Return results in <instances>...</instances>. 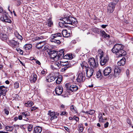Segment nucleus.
<instances>
[{
	"label": "nucleus",
	"mask_w": 133,
	"mask_h": 133,
	"mask_svg": "<svg viewBox=\"0 0 133 133\" xmlns=\"http://www.w3.org/2000/svg\"><path fill=\"white\" fill-rule=\"evenodd\" d=\"M124 46L121 44H116L112 49V52L115 53L117 58L121 57L126 55L125 51L123 50Z\"/></svg>",
	"instance_id": "nucleus-1"
},
{
	"label": "nucleus",
	"mask_w": 133,
	"mask_h": 133,
	"mask_svg": "<svg viewBox=\"0 0 133 133\" xmlns=\"http://www.w3.org/2000/svg\"><path fill=\"white\" fill-rule=\"evenodd\" d=\"M62 37V34L58 32L51 35L50 40L52 42H54L57 44L61 43L60 40Z\"/></svg>",
	"instance_id": "nucleus-2"
},
{
	"label": "nucleus",
	"mask_w": 133,
	"mask_h": 133,
	"mask_svg": "<svg viewBox=\"0 0 133 133\" xmlns=\"http://www.w3.org/2000/svg\"><path fill=\"white\" fill-rule=\"evenodd\" d=\"M98 53L100 55L99 56L100 64L102 66L104 65L108 62L109 60L108 56L107 55H104L101 50H99Z\"/></svg>",
	"instance_id": "nucleus-3"
},
{
	"label": "nucleus",
	"mask_w": 133,
	"mask_h": 133,
	"mask_svg": "<svg viewBox=\"0 0 133 133\" xmlns=\"http://www.w3.org/2000/svg\"><path fill=\"white\" fill-rule=\"evenodd\" d=\"M62 20L65 24L73 25L74 26L77 23V19L72 17H64L62 19Z\"/></svg>",
	"instance_id": "nucleus-4"
},
{
	"label": "nucleus",
	"mask_w": 133,
	"mask_h": 133,
	"mask_svg": "<svg viewBox=\"0 0 133 133\" xmlns=\"http://www.w3.org/2000/svg\"><path fill=\"white\" fill-rule=\"evenodd\" d=\"M67 91L68 92L71 91L74 92L77 91L78 89V87L76 85H71L70 83H66L65 84Z\"/></svg>",
	"instance_id": "nucleus-5"
},
{
	"label": "nucleus",
	"mask_w": 133,
	"mask_h": 133,
	"mask_svg": "<svg viewBox=\"0 0 133 133\" xmlns=\"http://www.w3.org/2000/svg\"><path fill=\"white\" fill-rule=\"evenodd\" d=\"M88 63L90 66L91 68H95L98 66V64L94 58L92 57L89 58L88 60Z\"/></svg>",
	"instance_id": "nucleus-6"
},
{
	"label": "nucleus",
	"mask_w": 133,
	"mask_h": 133,
	"mask_svg": "<svg viewBox=\"0 0 133 133\" xmlns=\"http://www.w3.org/2000/svg\"><path fill=\"white\" fill-rule=\"evenodd\" d=\"M6 42L10 46L13 48L18 46L19 44V43L18 41L13 39H8L6 41Z\"/></svg>",
	"instance_id": "nucleus-7"
},
{
	"label": "nucleus",
	"mask_w": 133,
	"mask_h": 133,
	"mask_svg": "<svg viewBox=\"0 0 133 133\" xmlns=\"http://www.w3.org/2000/svg\"><path fill=\"white\" fill-rule=\"evenodd\" d=\"M85 79L84 75L82 72L79 73L77 75V78L76 79V81L79 83L83 82Z\"/></svg>",
	"instance_id": "nucleus-8"
},
{
	"label": "nucleus",
	"mask_w": 133,
	"mask_h": 133,
	"mask_svg": "<svg viewBox=\"0 0 133 133\" xmlns=\"http://www.w3.org/2000/svg\"><path fill=\"white\" fill-rule=\"evenodd\" d=\"M85 71L86 73V76L89 78L94 73V70L93 68H86Z\"/></svg>",
	"instance_id": "nucleus-9"
},
{
	"label": "nucleus",
	"mask_w": 133,
	"mask_h": 133,
	"mask_svg": "<svg viewBox=\"0 0 133 133\" xmlns=\"http://www.w3.org/2000/svg\"><path fill=\"white\" fill-rule=\"evenodd\" d=\"M116 4L114 3H110L109 4L107 8V12L109 13H112L114 11Z\"/></svg>",
	"instance_id": "nucleus-10"
},
{
	"label": "nucleus",
	"mask_w": 133,
	"mask_h": 133,
	"mask_svg": "<svg viewBox=\"0 0 133 133\" xmlns=\"http://www.w3.org/2000/svg\"><path fill=\"white\" fill-rule=\"evenodd\" d=\"M57 52L54 51H51L49 53L50 57L51 58L53 59L55 61H57Z\"/></svg>",
	"instance_id": "nucleus-11"
},
{
	"label": "nucleus",
	"mask_w": 133,
	"mask_h": 133,
	"mask_svg": "<svg viewBox=\"0 0 133 133\" xmlns=\"http://www.w3.org/2000/svg\"><path fill=\"white\" fill-rule=\"evenodd\" d=\"M112 71V68L110 67H106L103 70V75L105 76L111 75Z\"/></svg>",
	"instance_id": "nucleus-12"
},
{
	"label": "nucleus",
	"mask_w": 133,
	"mask_h": 133,
	"mask_svg": "<svg viewBox=\"0 0 133 133\" xmlns=\"http://www.w3.org/2000/svg\"><path fill=\"white\" fill-rule=\"evenodd\" d=\"M121 71V69L118 66H116L114 69V74L111 75V76H114L115 77H118Z\"/></svg>",
	"instance_id": "nucleus-13"
},
{
	"label": "nucleus",
	"mask_w": 133,
	"mask_h": 133,
	"mask_svg": "<svg viewBox=\"0 0 133 133\" xmlns=\"http://www.w3.org/2000/svg\"><path fill=\"white\" fill-rule=\"evenodd\" d=\"M64 49L61 50L59 52H57V61L63 58L64 57Z\"/></svg>",
	"instance_id": "nucleus-14"
},
{
	"label": "nucleus",
	"mask_w": 133,
	"mask_h": 133,
	"mask_svg": "<svg viewBox=\"0 0 133 133\" xmlns=\"http://www.w3.org/2000/svg\"><path fill=\"white\" fill-rule=\"evenodd\" d=\"M63 91V88L61 86L57 87L55 89L56 93L58 95H61Z\"/></svg>",
	"instance_id": "nucleus-15"
},
{
	"label": "nucleus",
	"mask_w": 133,
	"mask_h": 133,
	"mask_svg": "<svg viewBox=\"0 0 133 133\" xmlns=\"http://www.w3.org/2000/svg\"><path fill=\"white\" fill-rule=\"evenodd\" d=\"M0 19L2 21L5 22L10 23L11 22V20L6 15H4L1 17Z\"/></svg>",
	"instance_id": "nucleus-16"
},
{
	"label": "nucleus",
	"mask_w": 133,
	"mask_h": 133,
	"mask_svg": "<svg viewBox=\"0 0 133 133\" xmlns=\"http://www.w3.org/2000/svg\"><path fill=\"white\" fill-rule=\"evenodd\" d=\"M55 78V77L52 74H50L47 77L46 81L47 82H50L54 80Z\"/></svg>",
	"instance_id": "nucleus-17"
},
{
	"label": "nucleus",
	"mask_w": 133,
	"mask_h": 133,
	"mask_svg": "<svg viewBox=\"0 0 133 133\" xmlns=\"http://www.w3.org/2000/svg\"><path fill=\"white\" fill-rule=\"evenodd\" d=\"M21 113V114L22 115L23 118L24 119V120L26 121H28L29 120L28 118H26V117L30 115V114L29 112L28 111H26L24 112Z\"/></svg>",
	"instance_id": "nucleus-18"
},
{
	"label": "nucleus",
	"mask_w": 133,
	"mask_h": 133,
	"mask_svg": "<svg viewBox=\"0 0 133 133\" xmlns=\"http://www.w3.org/2000/svg\"><path fill=\"white\" fill-rule=\"evenodd\" d=\"M7 88L3 85L0 86V91H1L2 95L3 96H5L6 95V93L7 91Z\"/></svg>",
	"instance_id": "nucleus-19"
},
{
	"label": "nucleus",
	"mask_w": 133,
	"mask_h": 133,
	"mask_svg": "<svg viewBox=\"0 0 133 133\" xmlns=\"http://www.w3.org/2000/svg\"><path fill=\"white\" fill-rule=\"evenodd\" d=\"M37 77L36 74H33L31 76L30 78V80L31 82L34 83L37 80Z\"/></svg>",
	"instance_id": "nucleus-20"
},
{
	"label": "nucleus",
	"mask_w": 133,
	"mask_h": 133,
	"mask_svg": "<svg viewBox=\"0 0 133 133\" xmlns=\"http://www.w3.org/2000/svg\"><path fill=\"white\" fill-rule=\"evenodd\" d=\"M45 44V42L44 41L40 42L37 43L36 46V47L38 49L42 48Z\"/></svg>",
	"instance_id": "nucleus-21"
},
{
	"label": "nucleus",
	"mask_w": 133,
	"mask_h": 133,
	"mask_svg": "<svg viewBox=\"0 0 133 133\" xmlns=\"http://www.w3.org/2000/svg\"><path fill=\"white\" fill-rule=\"evenodd\" d=\"M62 35L65 37H68L70 36V34L68 32V31L66 30H63L62 31Z\"/></svg>",
	"instance_id": "nucleus-22"
},
{
	"label": "nucleus",
	"mask_w": 133,
	"mask_h": 133,
	"mask_svg": "<svg viewBox=\"0 0 133 133\" xmlns=\"http://www.w3.org/2000/svg\"><path fill=\"white\" fill-rule=\"evenodd\" d=\"M125 58H123L117 62V64L119 66H123L125 63Z\"/></svg>",
	"instance_id": "nucleus-23"
},
{
	"label": "nucleus",
	"mask_w": 133,
	"mask_h": 133,
	"mask_svg": "<svg viewBox=\"0 0 133 133\" xmlns=\"http://www.w3.org/2000/svg\"><path fill=\"white\" fill-rule=\"evenodd\" d=\"M34 130V133H41L42 129L41 127H35Z\"/></svg>",
	"instance_id": "nucleus-24"
},
{
	"label": "nucleus",
	"mask_w": 133,
	"mask_h": 133,
	"mask_svg": "<svg viewBox=\"0 0 133 133\" xmlns=\"http://www.w3.org/2000/svg\"><path fill=\"white\" fill-rule=\"evenodd\" d=\"M81 65L83 69H85V70L86 69V68H88L89 69L88 65L85 61H83L81 63Z\"/></svg>",
	"instance_id": "nucleus-25"
},
{
	"label": "nucleus",
	"mask_w": 133,
	"mask_h": 133,
	"mask_svg": "<svg viewBox=\"0 0 133 133\" xmlns=\"http://www.w3.org/2000/svg\"><path fill=\"white\" fill-rule=\"evenodd\" d=\"M7 36L5 34H4L0 33V38L3 41H7Z\"/></svg>",
	"instance_id": "nucleus-26"
},
{
	"label": "nucleus",
	"mask_w": 133,
	"mask_h": 133,
	"mask_svg": "<svg viewBox=\"0 0 133 133\" xmlns=\"http://www.w3.org/2000/svg\"><path fill=\"white\" fill-rule=\"evenodd\" d=\"M32 47V45L30 44H26L25 45L24 47V49L25 50H28L31 49Z\"/></svg>",
	"instance_id": "nucleus-27"
},
{
	"label": "nucleus",
	"mask_w": 133,
	"mask_h": 133,
	"mask_svg": "<svg viewBox=\"0 0 133 133\" xmlns=\"http://www.w3.org/2000/svg\"><path fill=\"white\" fill-rule=\"evenodd\" d=\"M101 35L105 38L106 37H109L110 36L109 35L107 34L104 31H101Z\"/></svg>",
	"instance_id": "nucleus-28"
},
{
	"label": "nucleus",
	"mask_w": 133,
	"mask_h": 133,
	"mask_svg": "<svg viewBox=\"0 0 133 133\" xmlns=\"http://www.w3.org/2000/svg\"><path fill=\"white\" fill-rule=\"evenodd\" d=\"M98 118L99 119V122H104V119L103 118L102 114L101 113L99 114Z\"/></svg>",
	"instance_id": "nucleus-29"
},
{
	"label": "nucleus",
	"mask_w": 133,
	"mask_h": 133,
	"mask_svg": "<svg viewBox=\"0 0 133 133\" xmlns=\"http://www.w3.org/2000/svg\"><path fill=\"white\" fill-rule=\"evenodd\" d=\"M14 128V127L12 126H7L5 127V130L8 131H11Z\"/></svg>",
	"instance_id": "nucleus-30"
},
{
	"label": "nucleus",
	"mask_w": 133,
	"mask_h": 133,
	"mask_svg": "<svg viewBox=\"0 0 133 133\" xmlns=\"http://www.w3.org/2000/svg\"><path fill=\"white\" fill-rule=\"evenodd\" d=\"M33 104L34 103L32 102L31 101H29L27 103H25V105L26 107H30L32 106Z\"/></svg>",
	"instance_id": "nucleus-31"
},
{
	"label": "nucleus",
	"mask_w": 133,
	"mask_h": 133,
	"mask_svg": "<svg viewBox=\"0 0 133 133\" xmlns=\"http://www.w3.org/2000/svg\"><path fill=\"white\" fill-rule=\"evenodd\" d=\"M74 106L72 105L70 106V109L71 111L74 113H76L77 112L76 108H75Z\"/></svg>",
	"instance_id": "nucleus-32"
},
{
	"label": "nucleus",
	"mask_w": 133,
	"mask_h": 133,
	"mask_svg": "<svg viewBox=\"0 0 133 133\" xmlns=\"http://www.w3.org/2000/svg\"><path fill=\"white\" fill-rule=\"evenodd\" d=\"M63 58L71 59L72 58V55L70 54H67L65 55V56H64Z\"/></svg>",
	"instance_id": "nucleus-33"
},
{
	"label": "nucleus",
	"mask_w": 133,
	"mask_h": 133,
	"mask_svg": "<svg viewBox=\"0 0 133 133\" xmlns=\"http://www.w3.org/2000/svg\"><path fill=\"white\" fill-rule=\"evenodd\" d=\"M65 65H66L64 68L62 69V72H64L68 68L71 67V65L70 64H68V65L65 64Z\"/></svg>",
	"instance_id": "nucleus-34"
},
{
	"label": "nucleus",
	"mask_w": 133,
	"mask_h": 133,
	"mask_svg": "<svg viewBox=\"0 0 133 133\" xmlns=\"http://www.w3.org/2000/svg\"><path fill=\"white\" fill-rule=\"evenodd\" d=\"M78 130L80 132H82L84 130L82 124H79L78 127Z\"/></svg>",
	"instance_id": "nucleus-35"
},
{
	"label": "nucleus",
	"mask_w": 133,
	"mask_h": 133,
	"mask_svg": "<svg viewBox=\"0 0 133 133\" xmlns=\"http://www.w3.org/2000/svg\"><path fill=\"white\" fill-rule=\"evenodd\" d=\"M62 76H61L58 77L56 80V83L57 84H59L62 81Z\"/></svg>",
	"instance_id": "nucleus-36"
},
{
	"label": "nucleus",
	"mask_w": 133,
	"mask_h": 133,
	"mask_svg": "<svg viewBox=\"0 0 133 133\" xmlns=\"http://www.w3.org/2000/svg\"><path fill=\"white\" fill-rule=\"evenodd\" d=\"M54 65L58 69H59L61 67V65L60 63L58 62H56L54 64Z\"/></svg>",
	"instance_id": "nucleus-37"
},
{
	"label": "nucleus",
	"mask_w": 133,
	"mask_h": 133,
	"mask_svg": "<svg viewBox=\"0 0 133 133\" xmlns=\"http://www.w3.org/2000/svg\"><path fill=\"white\" fill-rule=\"evenodd\" d=\"M97 78H101L102 77L101 72L100 70H99L96 74Z\"/></svg>",
	"instance_id": "nucleus-38"
},
{
	"label": "nucleus",
	"mask_w": 133,
	"mask_h": 133,
	"mask_svg": "<svg viewBox=\"0 0 133 133\" xmlns=\"http://www.w3.org/2000/svg\"><path fill=\"white\" fill-rule=\"evenodd\" d=\"M16 50L17 52L20 54L23 55V51L22 50L19 48H17Z\"/></svg>",
	"instance_id": "nucleus-39"
},
{
	"label": "nucleus",
	"mask_w": 133,
	"mask_h": 133,
	"mask_svg": "<svg viewBox=\"0 0 133 133\" xmlns=\"http://www.w3.org/2000/svg\"><path fill=\"white\" fill-rule=\"evenodd\" d=\"M47 24L49 27H51L53 25V22L51 19L49 20L47 22Z\"/></svg>",
	"instance_id": "nucleus-40"
},
{
	"label": "nucleus",
	"mask_w": 133,
	"mask_h": 133,
	"mask_svg": "<svg viewBox=\"0 0 133 133\" xmlns=\"http://www.w3.org/2000/svg\"><path fill=\"white\" fill-rule=\"evenodd\" d=\"M33 125L31 124H30L29 125L28 127V131H32L33 128Z\"/></svg>",
	"instance_id": "nucleus-41"
},
{
	"label": "nucleus",
	"mask_w": 133,
	"mask_h": 133,
	"mask_svg": "<svg viewBox=\"0 0 133 133\" xmlns=\"http://www.w3.org/2000/svg\"><path fill=\"white\" fill-rule=\"evenodd\" d=\"M14 87L15 88L17 89L19 87V83L18 82H16L14 84Z\"/></svg>",
	"instance_id": "nucleus-42"
},
{
	"label": "nucleus",
	"mask_w": 133,
	"mask_h": 133,
	"mask_svg": "<svg viewBox=\"0 0 133 133\" xmlns=\"http://www.w3.org/2000/svg\"><path fill=\"white\" fill-rule=\"evenodd\" d=\"M89 114L92 115L95 112V111L93 110H91L88 111Z\"/></svg>",
	"instance_id": "nucleus-43"
},
{
	"label": "nucleus",
	"mask_w": 133,
	"mask_h": 133,
	"mask_svg": "<svg viewBox=\"0 0 133 133\" xmlns=\"http://www.w3.org/2000/svg\"><path fill=\"white\" fill-rule=\"evenodd\" d=\"M4 113L6 115H8L9 114V109L7 108H5L4 109Z\"/></svg>",
	"instance_id": "nucleus-44"
},
{
	"label": "nucleus",
	"mask_w": 133,
	"mask_h": 133,
	"mask_svg": "<svg viewBox=\"0 0 133 133\" xmlns=\"http://www.w3.org/2000/svg\"><path fill=\"white\" fill-rule=\"evenodd\" d=\"M65 24L62 21V22H59V26L62 28H63L64 27V24Z\"/></svg>",
	"instance_id": "nucleus-45"
},
{
	"label": "nucleus",
	"mask_w": 133,
	"mask_h": 133,
	"mask_svg": "<svg viewBox=\"0 0 133 133\" xmlns=\"http://www.w3.org/2000/svg\"><path fill=\"white\" fill-rule=\"evenodd\" d=\"M73 118V120H75L76 121H78L79 120V118L75 116H74Z\"/></svg>",
	"instance_id": "nucleus-46"
},
{
	"label": "nucleus",
	"mask_w": 133,
	"mask_h": 133,
	"mask_svg": "<svg viewBox=\"0 0 133 133\" xmlns=\"http://www.w3.org/2000/svg\"><path fill=\"white\" fill-rule=\"evenodd\" d=\"M50 115L51 117H53L55 116H56L55 115V112H50Z\"/></svg>",
	"instance_id": "nucleus-47"
},
{
	"label": "nucleus",
	"mask_w": 133,
	"mask_h": 133,
	"mask_svg": "<svg viewBox=\"0 0 133 133\" xmlns=\"http://www.w3.org/2000/svg\"><path fill=\"white\" fill-rule=\"evenodd\" d=\"M68 114V113L66 111H63L60 114L61 115H67Z\"/></svg>",
	"instance_id": "nucleus-48"
},
{
	"label": "nucleus",
	"mask_w": 133,
	"mask_h": 133,
	"mask_svg": "<svg viewBox=\"0 0 133 133\" xmlns=\"http://www.w3.org/2000/svg\"><path fill=\"white\" fill-rule=\"evenodd\" d=\"M38 108L35 107V106H34L32 107H31L30 108V109L31 111H33L35 110L36 109H37Z\"/></svg>",
	"instance_id": "nucleus-49"
},
{
	"label": "nucleus",
	"mask_w": 133,
	"mask_h": 133,
	"mask_svg": "<svg viewBox=\"0 0 133 133\" xmlns=\"http://www.w3.org/2000/svg\"><path fill=\"white\" fill-rule=\"evenodd\" d=\"M51 118H50V119L51 121H53L54 119H57V117L56 116H54L53 117H51Z\"/></svg>",
	"instance_id": "nucleus-50"
},
{
	"label": "nucleus",
	"mask_w": 133,
	"mask_h": 133,
	"mask_svg": "<svg viewBox=\"0 0 133 133\" xmlns=\"http://www.w3.org/2000/svg\"><path fill=\"white\" fill-rule=\"evenodd\" d=\"M88 130L89 133H94V132L93 131L92 129L91 128H89Z\"/></svg>",
	"instance_id": "nucleus-51"
},
{
	"label": "nucleus",
	"mask_w": 133,
	"mask_h": 133,
	"mask_svg": "<svg viewBox=\"0 0 133 133\" xmlns=\"http://www.w3.org/2000/svg\"><path fill=\"white\" fill-rule=\"evenodd\" d=\"M51 68H52V69L53 70H55V69H58L54 65V64L51 65Z\"/></svg>",
	"instance_id": "nucleus-52"
},
{
	"label": "nucleus",
	"mask_w": 133,
	"mask_h": 133,
	"mask_svg": "<svg viewBox=\"0 0 133 133\" xmlns=\"http://www.w3.org/2000/svg\"><path fill=\"white\" fill-rule=\"evenodd\" d=\"M51 68H52V69L53 70H55V69H58L54 65V64L51 65Z\"/></svg>",
	"instance_id": "nucleus-53"
},
{
	"label": "nucleus",
	"mask_w": 133,
	"mask_h": 133,
	"mask_svg": "<svg viewBox=\"0 0 133 133\" xmlns=\"http://www.w3.org/2000/svg\"><path fill=\"white\" fill-rule=\"evenodd\" d=\"M109 123L107 122L106 123H105L104 124V127L105 128H107L108 127L109 125Z\"/></svg>",
	"instance_id": "nucleus-54"
},
{
	"label": "nucleus",
	"mask_w": 133,
	"mask_h": 133,
	"mask_svg": "<svg viewBox=\"0 0 133 133\" xmlns=\"http://www.w3.org/2000/svg\"><path fill=\"white\" fill-rule=\"evenodd\" d=\"M127 121V123L130 125L131 123L130 120L129 119H128Z\"/></svg>",
	"instance_id": "nucleus-55"
},
{
	"label": "nucleus",
	"mask_w": 133,
	"mask_h": 133,
	"mask_svg": "<svg viewBox=\"0 0 133 133\" xmlns=\"http://www.w3.org/2000/svg\"><path fill=\"white\" fill-rule=\"evenodd\" d=\"M43 38H44V37L43 36H40L39 37H36V39L37 40H38V39H42Z\"/></svg>",
	"instance_id": "nucleus-56"
},
{
	"label": "nucleus",
	"mask_w": 133,
	"mask_h": 133,
	"mask_svg": "<svg viewBox=\"0 0 133 133\" xmlns=\"http://www.w3.org/2000/svg\"><path fill=\"white\" fill-rule=\"evenodd\" d=\"M23 117L22 114L21 115H19L18 116V118L19 119V120L22 119Z\"/></svg>",
	"instance_id": "nucleus-57"
},
{
	"label": "nucleus",
	"mask_w": 133,
	"mask_h": 133,
	"mask_svg": "<svg viewBox=\"0 0 133 133\" xmlns=\"http://www.w3.org/2000/svg\"><path fill=\"white\" fill-rule=\"evenodd\" d=\"M3 9L2 8L0 5V13L3 12Z\"/></svg>",
	"instance_id": "nucleus-58"
},
{
	"label": "nucleus",
	"mask_w": 133,
	"mask_h": 133,
	"mask_svg": "<svg viewBox=\"0 0 133 133\" xmlns=\"http://www.w3.org/2000/svg\"><path fill=\"white\" fill-rule=\"evenodd\" d=\"M126 74L127 76L129 74V70L127 69L126 71Z\"/></svg>",
	"instance_id": "nucleus-59"
},
{
	"label": "nucleus",
	"mask_w": 133,
	"mask_h": 133,
	"mask_svg": "<svg viewBox=\"0 0 133 133\" xmlns=\"http://www.w3.org/2000/svg\"><path fill=\"white\" fill-rule=\"evenodd\" d=\"M36 63L39 65L41 64V63H40V62L38 60H37L36 61Z\"/></svg>",
	"instance_id": "nucleus-60"
},
{
	"label": "nucleus",
	"mask_w": 133,
	"mask_h": 133,
	"mask_svg": "<svg viewBox=\"0 0 133 133\" xmlns=\"http://www.w3.org/2000/svg\"><path fill=\"white\" fill-rule=\"evenodd\" d=\"M107 26V25H102L101 27L103 28H105Z\"/></svg>",
	"instance_id": "nucleus-61"
},
{
	"label": "nucleus",
	"mask_w": 133,
	"mask_h": 133,
	"mask_svg": "<svg viewBox=\"0 0 133 133\" xmlns=\"http://www.w3.org/2000/svg\"><path fill=\"white\" fill-rule=\"evenodd\" d=\"M45 71L44 70H42L41 72V74L43 75L45 73Z\"/></svg>",
	"instance_id": "nucleus-62"
},
{
	"label": "nucleus",
	"mask_w": 133,
	"mask_h": 133,
	"mask_svg": "<svg viewBox=\"0 0 133 133\" xmlns=\"http://www.w3.org/2000/svg\"><path fill=\"white\" fill-rule=\"evenodd\" d=\"M5 83L7 84H9V81L8 80H6L5 82Z\"/></svg>",
	"instance_id": "nucleus-63"
},
{
	"label": "nucleus",
	"mask_w": 133,
	"mask_h": 133,
	"mask_svg": "<svg viewBox=\"0 0 133 133\" xmlns=\"http://www.w3.org/2000/svg\"><path fill=\"white\" fill-rule=\"evenodd\" d=\"M64 105L63 104H62L61 105V107L62 108H64Z\"/></svg>",
	"instance_id": "nucleus-64"
}]
</instances>
